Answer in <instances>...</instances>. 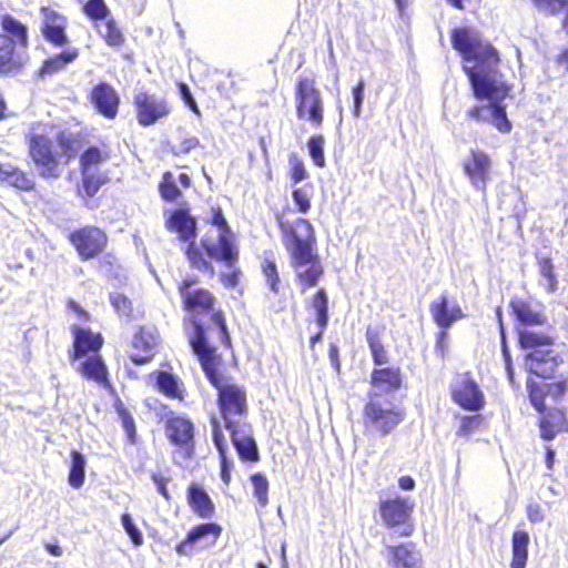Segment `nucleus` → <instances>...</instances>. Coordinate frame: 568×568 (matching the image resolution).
I'll return each mask as SVG.
<instances>
[{
    "label": "nucleus",
    "instance_id": "f704fd0d",
    "mask_svg": "<svg viewBox=\"0 0 568 568\" xmlns=\"http://www.w3.org/2000/svg\"><path fill=\"white\" fill-rule=\"evenodd\" d=\"M85 476V458L84 456L77 452L72 450L71 453V467L69 473V484L73 488H80L84 483Z\"/></svg>",
    "mask_w": 568,
    "mask_h": 568
},
{
    "label": "nucleus",
    "instance_id": "f8f14e48",
    "mask_svg": "<svg viewBox=\"0 0 568 568\" xmlns=\"http://www.w3.org/2000/svg\"><path fill=\"white\" fill-rule=\"evenodd\" d=\"M70 241L80 256L89 260L98 255L106 244L105 234L98 227L87 226L70 234Z\"/></svg>",
    "mask_w": 568,
    "mask_h": 568
},
{
    "label": "nucleus",
    "instance_id": "dca6fc26",
    "mask_svg": "<svg viewBox=\"0 0 568 568\" xmlns=\"http://www.w3.org/2000/svg\"><path fill=\"white\" fill-rule=\"evenodd\" d=\"M429 311L434 322L444 329H447L454 322L464 317L459 305L457 303L449 304L445 294L430 304Z\"/></svg>",
    "mask_w": 568,
    "mask_h": 568
},
{
    "label": "nucleus",
    "instance_id": "4be33fe9",
    "mask_svg": "<svg viewBox=\"0 0 568 568\" xmlns=\"http://www.w3.org/2000/svg\"><path fill=\"white\" fill-rule=\"evenodd\" d=\"M166 435L179 446H187L193 440V424L183 417L173 416L166 420Z\"/></svg>",
    "mask_w": 568,
    "mask_h": 568
},
{
    "label": "nucleus",
    "instance_id": "864d4df0",
    "mask_svg": "<svg viewBox=\"0 0 568 568\" xmlns=\"http://www.w3.org/2000/svg\"><path fill=\"white\" fill-rule=\"evenodd\" d=\"M237 257L232 262V265H226L229 272L221 274V281L226 287H235L239 282V271L235 268V262Z\"/></svg>",
    "mask_w": 568,
    "mask_h": 568
},
{
    "label": "nucleus",
    "instance_id": "6e6552de",
    "mask_svg": "<svg viewBox=\"0 0 568 568\" xmlns=\"http://www.w3.org/2000/svg\"><path fill=\"white\" fill-rule=\"evenodd\" d=\"M403 419L397 407L379 393H371L365 405V423L382 435L389 434Z\"/></svg>",
    "mask_w": 568,
    "mask_h": 568
},
{
    "label": "nucleus",
    "instance_id": "bb28decb",
    "mask_svg": "<svg viewBox=\"0 0 568 568\" xmlns=\"http://www.w3.org/2000/svg\"><path fill=\"white\" fill-rule=\"evenodd\" d=\"M0 183H7L22 191L34 187L33 179L11 163H0Z\"/></svg>",
    "mask_w": 568,
    "mask_h": 568
},
{
    "label": "nucleus",
    "instance_id": "72a5a7b5",
    "mask_svg": "<svg viewBox=\"0 0 568 568\" xmlns=\"http://www.w3.org/2000/svg\"><path fill=\"white\" fill-rule=\"evenodd\" d=\"M82 175V191L83 193L92 197L94 196L100 187L108 182V175L100 170L98 171H81Z\"/></svg>",
    "mask_w": 568,
    "mask_h": 568
},
{
    "label": "nucleus",
    "instance_id": "a18cd8bd",
    "mask_svg": "<svg viewBox=\"0 0 568 568\" xmlns=\"http://www.w3.org/2000/svg\"><path fill=\"white\" fill-rule=\"evenodd\" d=\"M121 523L133 545L141 546L143 544V535L133 523L131 515L123 514L121 516Z\"/></svg>",
    "mask_w": 568,
    "mask_h": 568
},
{
    "label": "nucleus",
    "instance_id": "ea45409f",
    "mask_svg": "<svg viewBox=\"0 0 568 568\" xmlns=\"http://www.w3.org/2000/svg\"><path fill=\"white\" fill-rule=\"evenodd\" d=\"M156 386L169 397L178 398L181 396L178 378L168 372H159L156 375Z\"/></svg>",
    "mask_w": 568,
    "mask_h": 568
},
{
    "label": "nucleus",
    "instance_id": "3c124183",
    "mask_svg": "<svg viewBox=\"0 0 568 568\" xmlns=\"http://www.w3.org/2000/svg\"><path fill=\"white\" fill-rule=\"evenodd\" d=\"M290 165H291V176L295 183H298L306 178L307 173H306L304 163L296 155H294V154L291 155Z\"/></svg>",
    "mask_w": 568,
    "mask_h": 568
},
{
    "label": "nucleus",
    "instance_id": "412c9836",
    "mask_svg": "<svg viewBox=\"0 0 568 568\" xmlns=\"http://www.w3.org/2000/svg\"><path fill=\"white\" fill-rule=\"evenodd\" d=\"M73 333V359H79L90 352L97 353L101 348L103 339L100 334L80 327L74 328Z\"/></svg>",
    "mask_w": 568,
    "mask_h": 568
},
{
    "label": "nucleus",
    "instance_id": "a878e982",
    "mask_svg": "<svg viewBox=\"0 0 568 568\" xmlns=\"http://www.w3.org/2000/svg\"><path fill=\"white\" fill-rule=\"evenodd\" d=\"M133 344L135 348H141L145 353L143 356L134 355L132 357L133 362L136 364L146 363L153 356V352L159 344L156 329L154 327H142L134 336Z\"/></svg>",
    "mask_w": 568,
    "mask_h": 568
},
{
    "label": "nucleus",
    "instance_id": "6ab92c4d",
    "mask_svg": "<svg viewBox=\"0 0 568 568\" xmlns=\"http://www.w3.org/2000/svg\"><path fill=\"white\" fill-rule=\"evenodd\" d=\"M233 445L240 457L244 460H256L258 458L257 446L245 425L227 427Z\"/></svg>",
    "mask_w": 568,
    "mask_h": 568
},
{
    "label": "nucleus",
    "instance_id": "cd10ccee",
    "mask_svg": "<svg viewBox=\"0 0 568 568\" xmlns=\"http://www.w3.org/2000/svg\"><path fill=\"white\" fill-rule=\"evenodd\" d=\"M189 503L195 514L202 518H210L214 513V505L206 491L197 485L189 487Z\"/></svg>",
    "mask_w": 568,
    "mask_h": 568
},
{
    "label": "nucleus",
    "instance_id": "0eeeda50",
    "mask_svg": "<svg viewBox=\"0 0 568 568\" xmlns=\"http://www.w3.org/2000/svg\"><path fill=\"white\" fill-rule=\"evenodd\" d=\"M296 115L300 120L311 122L320 128L324 121V102L321 91L315 85V79L300 77L295 88Z\"/></svg>",
    "mask_w": 568,
    "mask_h": 568
},
{
    "label": "nucleus",
    "instance_id": "37998d69",
    "mask_svg": "<svg viewBox=\"0 0 568 568\" xmlns=\"http://www.w3.org/2000/svg\"><path fill=\"white\" fill-rule=\"evenodd\" d=\"M251 481L254 488V496L256 497L261 507H265L268 503V481L266 477L260 473L251 476Z\"/></svg>",
    "mask_w": 568,
    "mask_h": 568
},
{
    "label": "nucleus",
    "instance_id": "5701e85b",
    "mask_svg": "<svg viewBox=\"0 0 568 568\" xmlns=\"http://www.w3.org/2000/svg\"><path fill=\"white\" fill-rule=\"evenodd\" d=\"M166 227L179 233L180 240L186 242L196 235V221L184 209L174 211L166 222Z\"/></svg>",
    "mask_w": 568,
    "mask_h": 568
},
{
    "label": "nucleus",
    "instance_id": "a211bd4d",
    "mask_svg": "<svg viewBox=\"0 0 568 568\" xmlns=\"http://www.w3.org/2000/svg\"><path fill=\"white\" fill-rule=\"evenodd\" d=\"M387 550L394 568H422V556L414 544L387 546Z\"/></svg>",
    "mask_w": 568,
    "mask_h": 568
},
{
    "label": "nucleus",
    "instance_id": "c85d7f7f",
    "mask_svg": "<svg viewBox=\"0 0 568 568\" xmlns=\"http://www.w3.org/2000/svg\"><path fill=\"white\" fill-rule=\"evenodd\" d=\"M529 535L525 530H516L511 538L510 568H525L528 560Z\"/></svg>",
    "mask_w": 568,
    "mask_h": 568
},
{
    "label": "nucleus",
    "instance_id": "20e7f679",
    "mask_svg": "<svg viewBox=\"0 0 568 568\" xmlns=\"http://www.w3.org/2000/svg\"><path fill=\"white\" fill-rule=\"evenodd\" d=\"M280 227L285 236L291 265L303 285V291L315 286L324 270L318 255L314 252L316 240L313 225L305 219H297L293 224L281 220Z\"/></svg>",
    "mask_w": 568,
    "mask_h": 568
},
{
    "label": "nucleus",
    "instance_id": "58836bf2",
    "mask_svg": "<svg viewBox=\"0 0 568 568\" xmlns=\"http://www.w3.org/2000/svg\"><path fill=\"white\" fill-rule=\"evenodd\" d=\"M538 268L541 277L546 281V290L548 293H555L558 290V278L555 273L552 261L548 256L538 260Z\"/></svg>",
    "mask_w": 568,
    "mask_h": 568
},
{
    "label": "nucleus",
    "instance_id": "7c9ffc66",
    "mask_svg": "<svg viewBox=\"0 0 568 568\" xmlns=\"http://www.w3.org/2000/svg\"><path fill=\"white\" fill-rule=\"evenodd\" d=\"M0 22L3 31L14 41V48L20 50L28 47V29L24 24L10 14H3Z\"/></svg>",
    "mask_w": 568,
    "mask_h": 568
},
{
    "label": "nucleus",
    "instance_id": "a19ab883",
    "mask_svg": "<svg viewBox=\"0 0 568 568\" xmlns=\"http://www.w3.org/2000/svg\"><path fill=\"white\" fill-rule=\"evenodd\" d=\"M108 160V154H103L101 150L97 146H90L84 153L81 155V171H98L99 164L105 162Z\"/></svg>",
    "mask_w": 568,
    "mask_h": 568
},
{
    "label": "nucleus",
    "instance_id": "393cba45",
    "mask_svg": "<svg viewBox=\"0 0 568 568\" xmlns=\"http://www.w3.org/2000/svg\"><path fill=\"white\" fill-rule=\"evenodd\" d=\"M24 57L19 49L16 51L14 41L7 34L0 33V72H8L20 68Z\"/></svg>",
    "mask_w": 568,
    "mask_h": 568
},
{
    "label": "nucleus",
    "instance_id": "052dcab7",
    "mask_svg": "<svg viewBox=\"0 0 568 568\" xmlns=\"http://www.w3.org/2000/svg\"><path fill=\"white\" fill-rule=\"evenodd\" d=\"M213 424V440L214 444L220 453V456H223L225 454V444H224V436L222 430L220 429V426L216 422V419L212 420Z\"/></svg>",
    "mask_w": 568,
    "mask_h": 568
},
{
    "label": "nucleus",
    "instance_id": "0e129e2a",
    "mask_svg": "<svg viewBox=\"0 0 568 568\" xmlns=\"http://www.w3.org/2000/svg\"><path fill=\"white\" fill-rule=\"evenodd\" d=\"M499 131L500 132H509L511 130V123L507 119L505 108L499 105Z\"/></svg>",
    "mask_w": 568,
    "mask_h": 568
},
{
    "label": "nucleus",
    "instance_id": "f03ea898",
    "mask_svg": "<svg viewBox=\"0 0 568 568\" xmlns=\"http://www.w3.org/2000/svg\"><path fill=\"white\" fill-rule=\"evenodd\" d=\"M510 307L516 320L526 326L519 332V343L526 352L529 373L541 379L555 378L564 358L555 348L557 336L547 315L539 304L521 297L513 298Z\"/></svg>",
    "mask_w": 568,
    "mask_h": 568
},
{
    "label": "nucleus",
    "instance_id": "79ce46f5",
    "mask_svg": "<svg viewBox=\"0 0 568 568\" xmlns=\"http://www.w3.org/2000/svg\"><path fill=\"white\" fill-rule=\"evenodd\" d=\"M99 32L111 47H120L123 43V36L112 19L99 26Z\"/></svg>",
    "mask_w": 568,
    "mask_h": 568
},
{
    "label": "nucleus",
    "instance_id": "69168bd1",
    "mask_svg": "<svg viewBox=\"0 0 568 568\" xmlns=\"http://www.w3.org/2000/svg\"><path fill=\"white\" fill-rule=\"evenodd\" d=\"M221 478L225 484L230 483V463L226 459L225 454L221 456Z\"/></svg>",
    "mask_w": 568,
    "mask_h": 568
},
{
    "label": "nucleus",
    "instance_id": "e433bc0d",
    "mask_svg": "<svg viewBox=\"0 0 568 568\" xmlns=\"http://www.w3.org/2000/svg\"><path fill=\"white\" fill-rule=\"evenodd\" d=\"M312 307L315 311L317 326L326 329L328 323V297L324 288L318 290L313 297Z\"/></svg>",
    "mask_w": 568,
    "mask_h": 568
},
{
    "label": "nucleus",
    "instance_id": "c03bdc74",
    "mask_svg": "<svg viewBox=\"0 0 568 568\" xmlns=\"http://www.w3.org/2000/svg\"><path fill=\"white\" fill-rule=\"evenodd\" d=\"M324 138L322 135H313L308 140V152L314 161L315 165L320 168L325 166V156H324Z\"/></svg>",
    "mask_w": 568,
    "mask_h": 568
},
{
    "label": "nucleus",
    "instance_id": "423d86ee",
    "mask_svg": "<svg viewBox=\"0 0 568 568\" xmlns=\"http://www.w3.org/2000/svg\"><path fill=\"white\" fill-rule=\"evenodd\" d=\"M546 381L536 382L528 378L527 390L531 405L541 414L539 419L540 437L545 440H551L559 433L568 432V420L565 412L560 408L547 410L545 399L547 396H551L555 400L560 399L567 390L568 378L564 377L551 383Z\"/></svg>",
    "mask_w": 568,
    "mask_h": 568
},
{
    "label": "nucleus",
    "instance_id": "39448f33",
    "mask_svg": "<svg viewBox=\"0 0 568 568\" xmlns=\"http://www.w3.org/2000/svg\"><path fill=\"white\" fill-rule=\"evenodd\" d=\"M29 154L38 173L44 179H58L62 174L61 159L69 145L61 132L50 124H36L28 134Z\"/></svg>",
    "mask_w": 568,
    "mask_h": 568
},
{
    "label": "nucleus",
    "instance_id": "4c0bfd02",
    "mask_svg": "<svg viewBox=\"0 0 568 568\" xmlns=\"http://www.w3.org/2000/svg\"><path fill=\"white\" fill-rule=\"evenodd\" d=\"M186 256L192 267L201 272L209 273L211 276L214 275L213 265L211 264V262L204 258L201 248L194 242H191L187 245Z\"/></svg>",
    "mask_w": 568,
    "mask_h": 568
},
{
    "label": "nucleus",
    "instance_id": "338daca9",
    "mask_svg": "<svg viewBox=\"0 0 568 568\" xmlns=\"http://www.w3.org/2000/svg\"><path fill=\"white\" fill-rule=\"evenodd\" d=\"M199 145V140L196 138H191L185 141H183L179 146V152L181 153H187L192 149L196 148Z\"/></svg>",
    "mask_w": 568,
    "mask_h": 568
},
{
    "label": "nucleus",
    "instance_id": "4468645a",
    "mask_svg": "<svg viewBox=\"0 0 568 568\" xmlns=\"http://www.w3.org/2000/svg\"><path fill=\"white\" fill-rule=\"evenodd\" d=\"M91 101L94 108L108 119H114L118 114L120 98L116 91L108 83L97 84L91 92Z\"/></svg>",
    "mask_w": 568,
    "mask_h": 568
},
{
    "label": "nucleus",
    "instance_id": "9d476101",
    "mask_svg": "<svg viewBox=\"0 0 568 568\" xmlns=\"http://www.w3.org/2000/svg\"><path fill=\"white\" fill-rule=\"evenodd\" d=\"M212 224L215 225L220 231L219 242L211 243L207 240H202L201 246L204 248L209 257L216 261H222L227 265H232V262L236 258L237 251L229 237L227 233L230 232V229L220 209L214 211L212 216Z\"/></svg>",
    "mask_w": 568,
    "mask_h": 568
},
{
    "label": "nucleus",
    "instance_id": "5fc2aeb1",
    "mask_svg": "<svg viewBox=\"0 0 568 568\" xmlns=\"http://www.w3.org/2000/svg\"><path fill=\"white\" fill-rule=\"evenodd\" d=\"M211 321L219 329L223 343L230 345L231 339L226 329V324L223 314L221 312L213 313L211 315Z\"/></svg>",
    "mask_w": 568,
    "mask_h": 568
},
{
    "label": "nucleus",
    "instance_id": "1a4fd4ad",
    "mask_svg": "<svg viewBox=\"0 0 568 568\" xmlns=\"http://www.w3.org/2000/svg\"><path fill=\"white\" fill-rule=\"evenodd\" d=\"M414 501L410 498L396 497L381 501L379 513L383 523L392 529H395L399 536L408 537L414 530L410 523Z\"/></svg>",
    "mask_w": 568,
    "mask_h": 568
},
{
    "label": "nucleus",
    "instance_id": "c756f323",
    "mask_svg": "<svg viewBox=\"0 0 568 568\" xmlns=\"http://www.w3.org/2000/svg\"><path fill=\"white\" fill-rule=\"evenodd\" d=\"M400 372L398 368H381L374 369L372 373V393H378V389H383L386 386V390L396 389L400 386Z\"/></svg>",
    "mask_w": 568,
    "mask_h": 568
},
{
    "label": "nucleus",
    "instance_id": "9b49d317",
    "mask_svg": "<svg viewBox=\"0 0 568 568\" xmlns=\"http://www.w3.org/2000/svg\"><path fill=\"white\" fill-rule=\"evenodd\" d=\"M134 103L138 111V121L143 126L154 124L171 111L164 98L145 92L138 93L134 98Z\"/></svg>",
    "mask_w": 568,
    "mask_h": 568
},
{
    "label": "nucleus",
    "instance_id": "c9c22d12",
    "mask_svg": "<svg viewBox=\"0 0 568 568\" xmlns=\"http://www.w3.org/2000/svg\"><path fill=\"white\" fill-rule=\"evenodd\" d=\"M366 339L376 365H384L388 362L387 353L381 342L379 333L376 328L368 327Z\"/></svg>",
    "mask_w": 568,
    "mask_h": 568
},
{
    "label": "nucleus",
    "instance_id": "6e6d98bb",
    "mask_svg": "<svg viewBox=\"0 0 568 568\" xmlns=\"http://www.w3.org/2000/svg\"><path fill=\"white\" fill-rule=\"evenodd\" d=\"M527 518L530 523L537 524L544 520L545 511L540 504L530 503L526 508Z\"/></svg>",
    "mask_w": 568,
    "mask_h": 568
},
{
    "label": "nucleus",
    "instance_id": "7ed1b4c3",
    "mask_svg": "<svg viewBox=\"0 0 568 568\" xmlns=\"http://www.w3.org/2000/svg\"><path fill=\"white\" fill-rule=\"evenodd\" d=\"M192 324L193 333L190 335L189 342L207 379L219 390L217 400L225 427L239 425L233 420V417L240 416L245 412V392L234 384L223 383L222 376L217 371L220 358L215 353V348L207 343L203 324L196 317L193 318Z\"/></svg>",
    "mask_w": 568,
    "mask_h": 568
},
{
    "label": "nucleus",
    "instance_id": "13d9d810",
    "mask_svg": "<svg viewBox=\"0 0 568 568\" xmlns=\"http://www.w3.org/2000/svg\"><path fill=\"white\" fill-rule=\"evenodd\" d=\"M179 88H180V93H181V97H182L184 103L190 108V110H192L193 112L199 114L200 113L199 108L196 105V102H195L189 87L185 83H180Z\"/></svg>",
    "mask_w": 568,
    "mask_h": 568
},
{
    "label": "nucleus",
    "instance_id": "473e14b6",
    "mask_svg": "<svg viewBox=\"0 0 568 568\" xmlns=\"http://www.w3.org/2000/svg\"><path fill=\"white\" fill-rule=\"evenodd\" d=\"M78 371L87 378L93 379L99 384L108 383V372L106 367L99 355H93L88 357L84 362H82Z\"/></svg>",
    "mask_w": 568,
    "mask_h": 568
},
{
    "label": "nucleus",
    "instance_id": "8fccbe9b",
    "mask_svg": "<svg viewBox=\"0 0 568 568\" xmlns=\"http://www.w3.org/2000/svg\"><path fill=\"white\" fill-rule=\"evenodd\" d=\"M109 298H110L111 305L115 308V311L119 314H122V315L130 314L132 307H131V302L126 296L114 292V293L110 294Z\"/></svg>",
    "mask_w": 568,
    "mask_h": 568
},
{
    "label": "nucleus",
    "instance_id": "ddd939ff",
    "mask_svg": "<svg viewBox=\"0 0 568 568\" xmlns=\"http://www.w3.org/2000/svg\"><path fill=\"white\" fill-rule=\"evenodd\" d=\"M40 12L42 18L41 33L44 39L57 47L65 45L69 41L65 34V17L49 7H42Z\"/></svg>",
    "mask_w": 568,
    "mask_h": 568
},
{
    "label": "nucleus",
    "instance_id": "de8ad7c7",
    "mask_svg": "<svg viewBox=\"0 0 568 568\" xmlns=\"http://www.w3.org/2000/svg\"><path fill=\"white\" fill-rule=\"evenodd\" d=\"M85 13L92 19H104L109 10L103 0H89L84 7Z\"/></svg>",
    "mask_w": 568,
    "mask_h": 568
},
{
    "label": "nucleus",
    "instance_id": "f3484780",
    "mask_svg": "<svg viewBox=\"0 0 568 568\" xmlns=\"http://www.w3.org/2000/svg\"><path fill=\"white\" fill-rule=\"evenodd\" d=\"M192 284V281L186 280L180 286V294L185 307L197 313L209 312L213 306V296L203 288L191 290Z\"/></svg>",
    "mask_w": 568,
    "mask_h": 568
},
{
    "label": "nucleus",
    "instance_id": "09e8293b",
    "mask_svg": "<svg viewBox=\"0 0 568 568\" xmlns=\"http://www.w3.org/2000/svg\"><path fill=\"white\" fill-rule=\"evenodd\" d=\"M263 273L266 277L267 285L270 286L272 292L277 293L280 278L275 263L271 261H265L263 265Z\"/></svg>",
    "mask_w": 568,
    "mask_h": 568
},
{
    "label": "nucleus",
    "instance_id": "4d7b16f0",
    "mask_svg": "<svg viewBox=\"0 0 568 568\" xmlns=\"http://www.w3.org/2000/svg\"><path fill=\"white\" fill-rule=\"evenodd\" d=\"M293 200L298 206L300 212L306 213L310 210L311 204L308 196L302 189H297L293 192Z\"/></svg>",
    "mask_w": 568,
    "mask_h": 568
},
{
    "label": "nucleus",
    "instance_id": "603ef678",
    "mask_svg": "<svg viewBox=\"0 0 568 568\" xmlns=\"http://www.w3.org/2000/svg\"><path fill=\"white\" fill-rule=\"evenodd\" d=\"M364 90L365 84L364 81H359L356 87L353 88V100H354V108L353 113L355 118H358L361 115V108L364 101Z\"/></svg>",
    "mask_w": 568,
    "mask_h": 568
},
{
    "label": "nucleus",
    "instance_id": "774afa93",
    "mask_svg": "<svg viewBox=\"0 0 568 568\" xmlns=\"http://www.w3.org/2000/svg\"><path fill=\"white\" fill-rule=\"evenodd\" d=\"M558 65H561L568 72V49L562 50L556 58Z\"/></svg>",
    "mask_w": 568,
    "mask_h": 568
},
{
    "label": "nucleus",
    "instance_id": "2f4dec72",
    "mask_svg": "<svg viewBox=\"0 0 568 568\" xmlns=\"http://www.w3.org/2000/svg\"><path fill=\"white\" fill-rule=\"evenodd\" d=\"M78 54L77 49H69L60 54L49 58L43 62V65L39 70V77L45 78L61 71L69 63L73 62L78 58Z\"/></svg>",
    "mask_w": 568,
    "mask_h": 568
},
{
    "label": "nucleus",
    "instance_id": "e2e57ef3",
    "mask_svg": "<svg viewBox=\"0 0 568 568\" xmlns=\"http://www.w3.org/2000/svg\"><path fill=\"white\" fill-rule=\"evenodd\" d=\"M447 338H448V334L446 331H440L437 335V342H436L435 349H436L437 355L440 358H444L445 352L448 348Z\"/></svg>",
    "mask_w": 568,
    "mask_h": 568
},
{
    "label": "nucleus",
    "instance_id": "f257e3e1",
    "mask_svg": "<svg viewBox=\"0 0 568 568\" xmlns=\"http://www.w3.org/2000/svg\"><path fill=\"white\" fill-rule=\"evenodd\" d=\"M453 48L464 60L476 103L467 115L477 122L497 126V53L479 34L467 28L452 32Z\"/></svg>",
    "mask_w": 568,
    "mask_h": 568
},
{
    "label": "nucleus",
    "instance_id": "2eb2a0df",
    "mask_svg": "<svg viewBox=\"0 0 568 568\" xmlns=\"http://www.w3.org/2000/svg\"><path fill=\"white\" fill-rule=\"evenodd\" d=\"M453 398L462 407L469 410H477L483 405V394L476 383L467 376H462L454 389Z\"/></svg>",
    "mask_w": 568,
    "mask_h": 568
},
{
    "label": "nucleus",
    "instance_id": "680f3d73",
    "mask_svg": "<svg viewBox=\"0 0 568 568\" xmlns=\"http://www.w3.org/2000/svg\"><path fill=\"white\" fill-rule=\"evenodd\" d=\"M123 428L126 432L129 439L133 443L135 437V425L132 416L125 412L121 413Z\"/></svg>",
    "mask_w": 568,
    "mask_h": 568
},
{
    "label": "nucleus",
    "instance_id": "aec40b11",
    "mask_svg": "<svg viewBox=\"0 0 568 568\" xmlns=\"http://www.w3.org/2000/svg\"><path fill=\"white\" fill-rule=\"evenodd\" d=\"M222 529L219 525L213 523L201 524L190 530L186 538L180 542L175 550L179 555L190 556L192 555L193 547L204 540L207 536H213V542L220 536Z\"/></svg>",
    "mask_w": 568,
    "mask_h": 568
},
{
    "label": "nucleus",
    "instance_id": "49530a36",
    "mask_svg": "<svg viewBox=\"0 0 568 568\" xmlns=\"http://www.w3.org/2000/svg\"><path fill=\"white\" fill-rule=\"evenodd\" d=\"M160 192L162 197L166 201H174L181 194L171 173L168 172L164 174L163 181L160 184Z\"/></svg>",
    "mask_w": 568,
    "mask_h": 568
},
{
    "label": "nucleus",
    "instance_id": "b1692460",
    "mask_svg": "<svg viewBox=\"0 0 568 568\" xmlns=\"http://www.w3.org/2000/svg\"><path fill=\"white\" fill-rule=\"evenodd\" d=\"M490 168V159L481 151H473L471 160L465 163V172L477 189H484L486 174Z\"/></svg>",
    "mask_w": 568,
    "mask_h": 568
},
{
    "label": "nucleus",
    "instance_id": "bf43d9fd",
    "mask_svg": "<svg viewBox=\"0 0 568 568\" xmlns=\"http://www.w3.org/2000/svg\"><path fill=\"white\" fill-rule=\"evenodd\" d=\"M503 356H504V359H505L506 373H507V377H508L509 383L514 387L519 388L520 381H516L515 379L516 375H515L514 368H513L511 363H510L509 353H508V351H507L505 345L503 346Z\"/></svg>",
    "mask_w": 568,
    "mask_h": 568
}]
</instances>
